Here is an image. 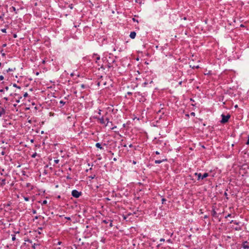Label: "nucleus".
Returning a JSON list of instances; mask_svg holds the SVG:
<instances>
[{
  "mask_svg": "<svg viewBox=\"0 0 249 249\" xmlns=\"http://www.w3.org/2000/svg\"><path fill=\"white\" fill-rule=\"evenodd\" d=\"M194 175L197 177L198 180L203 179L209 176L208 173H205L203 175H201V173H195Z\"/></svg>",
  "mask_w": 249,
  "mask_h": 249,
  "instance_id": "obj_1",
  "label": "nucleus"
},
{
  "mask_svg": "<svg viewBox=\"0 0 249 249\" xmlns=\"http://www.w3.org/2000/svg\"><path fill=\"white\" fill-rule=\"evenodd\" d=\"M222 119L220 121V123L221 124H225L227 123L231 117V115L230 114H227V115H225L222 114L221 115Z\"/></svg>",
  "mask_w": 249,
  "mask_h": 249,
  "instance_id": "obj_2",
  "label": "nucleus"
},
{
  "mask_svg": "<svg viewBox=\"0 0 249 249\" xmlns=\"http://www.w3.org/2000/svg\"><path fill=\"white\" fill-rule=\"evenodd\" d=\"M71 195L73 197L78 198L81 196V193L76 190H73L71 192Z\"/></svg>",
  "mask_w": 249,
  "mask_h": 249,
  "instance_id": "obj_3",
  "label": "nucleus"
},
{
  "mask_svg": "<svg viewBox=\"0 0 249 249\" xmlns=\"http://www.w3.org/2000/svg\"><path fill=\"white\" fill-rule=\"evenodd\" d=\"M95 119H97L101 124L104 125L105 126H107V123H106V121H105V118L103 116H102L101 118L95 117Z\"/></svg>",
  "mask_w": 249,
  "mask_h": 249,
  "instance_id": "obj_4",
  "label": "nucleus"
},
{
  "mask_svg": "<svg viewBox=\"0 0 249 249\" xmlns=\"http://www.w3.org/2000/svg\"><path fill=\"white\" fill-rule=\"evenodd\" d=\"M15 101L17 103H18L20 102V100L22 99V97L18 93H15L14 94Z\"/></svg>",
  "mask_w": 249,
  "mask_h": 249,
  "instance_id": "obj_5",
  "label": "nucleus"
},
{
  "mask_svg": "<svg viewBox=\"0 0 249 249\" xmlns=\"http://www.w3.org/2000/svg\"><path fill=\"white\" fill-rule=\"evenodd\" d=\"M5 110L3 107H0V117H1L3 115L5 114Z\"/></svg>",
  "mask_w": 249,
  "mask_h": 249,
  "instance_id": "obj_6",
  "label": "nucleus"
},
{
  "mask_svg": "<svg viewBox=\"0 0 249 249\" xmlns=\"http://www.w3.org/2000/svg\"><path fill=\"white\" fill-rule=\"evenodd\" d=\"M136 33L135 32H131L129 36L131 38L134 39L136 37Z\"/></svg>",
  "mask_w": 249,
  "mask_h": 249,
  "instance_id": "obj_7",
  "label": "nucleus"
},
{
  "mask_svg": "<svg viewBox=\"0 0 249 249\" xmlns=\"http://www.w3.org/2000/svg\"><path fill=\"white\" fill-rule=\"evenodd\" d=\"M242 247L245 249H249V246L248 245V242L247 241L244 242L243 244Z\"/></svg>",
  "mask_w": 249,
  "mask_h": 249,
  "instance_id": "obj_8",
  "label": "nucleus"
},
{
  "mask_svg": "<svg viewBox=\"0 0 249 249\" xmlns=\"http://www.w3.org/2000/svg\"><path fill=\"white\" fill-rule=\"evenodd\" d=\"M165 161H167L166 159H163L162 160H156L155 161V163L156 164H160V163H161L162 162Z\"/></svg>",
  "mask_w": 249,
  "mask_h": 249,
  "instance_id": "obj_9",
  "label": "nucleus"
},
{
  "mask_svg": "<svg viewBox=\"0 0 249 249\" xmlns=\"http://www.w3.org/2000/svg\"><path fill=\"white\" fill-rule=\"evenodd\" d=\"M26 186L28 188H30L31 190H33L34 189V186L31 185L30 183H27Z\"/></svg>",
  "mask_w": 249,
  "mask_h": 249,
  "instance_id": "obj_10",
  "label": "nucleus"
},
{
  "mask_svg": "<svg viewBox=\"0 0 249 249\" xmlns=\"http://www.w3.org/2000/svg\"><path fill=\"white\" fill-rule=\"evenodd\" d=\"M105 121H106V123H107V125L108 124H110L111 125L112 124V122L109 121V119L107 117L105 118Z\"/></svg>",
  "mask_w": 249,
  "mask_h": 249,
  "instance_id": "obj_11",
  "label": "nucleus"
},
{
  "mask_svg": "<svg viewBox=\"0 0 249 249\" xmlns=\"http://www.w3.org/2000/svg\"><path fill=\"white\" fill-rule=\"evenodd\" d=\"M96 147L100 148V149H103V147L101 146V144L100 143H96L95 144Z\"/></svg>",
  "mask_w": 249,
  "mask_h": 249,
  "instance_id": "obj_12",
  "label": "nucleus"
},
{
  "mask_svg": "<svg viewBox=\"0 0 249 249\" xmlns=\"http://www.w3.org/2000/svg\"><path fill=\"white\" fill-rule=\"evenodd\" d=\"M80 89H79L80 90L84 89L86 88V86L84 84L80 85Z\"/></svg>",
  "mask_w": 249,
  "mask_h": 249,
  "instance_id": "obj_13",
  "label": "nucleus"
},
{
  "mask_svg": "<svg viewBox=\"0 0 249 249\" xmlns=\"http://www.w3.org/2000/svg\"><path fill=\"white\" fill-rule=\"evenodd\" d=\"M5 179H3L1 180V183H0V184L1 186H4L5 184Z\"/></svg>",
  "mask_w": 249,
  "mask_h": 249,
  "instance_id": "obj_14",
  "label": "nucleus"
},
{
  "mask_svg": "<svg viewBox=\"0 0 249 249\" xmlns=\"http://www.w3.org/2000/svg\"><path fill=\"white\" fill-rule=\"evenodd\" d=\"M231 223H234V224H236V225H238L239 224V222H237L236 221H235V220H231V222H230Z\"/></svg>",
  "mask_w": 249,
  "mask_h": 249,
  "instance_id": "obj_15",
  "label": "nucleus"
},
{
  "mask_svg": "<svg viewBox=\"0 0 249 249\" xmlns=\"http://www.w3.org/2000/svg\"><path fill=\"white\" fill-rule=\"evenodd\" d=\"M42 205H45L47 203V201L46 200H43L42 202H39Z\"/></svg>",
  "mask_w": 249,
  "mask_h": 249,
  "instance_id": "obj_16",
  "label": "nucleus"
},
{
  "mask_svg": "<svg viewBox=\"0 0 249 249\" xmlns=\"http://www.w3.org/2000/svg\"><path fill=\"white\" fill-rule=\"evenodd\" d=\"M23 198L26 201H28L30 199L29 197L26 196H23Z\"/></svg>",
  "mask_w": 249,
  "mask_h": 249,
  "instance_id": "obj_17",
  "label": "nucleus"
},
{
  "mask_svg": "<svg viewBox=\"0 0 249 249\" xmlns=\"http://www.w3.org/2000/svg\"><path fill=\"white\" fill-rule=\"evenodd\" d=\"M110 221V220H103V223H104L105 224H107L108 223V221Z\"/></svg>",
  "mask_w": 249,
  "mask_h": 249,
  "instance_id": "obj_18",
  "label": "nucleus"
},
{
  "mask_svg": "<svg viewBox=\"0 0 249 249\" xmlns=\"http://www.w3.org/2000/svg\"><path fill=\"white\" fill-rule=\"evenodd\" d=\"M13 86H14V87H16V88H18V89H20V87H19V86H18L16 84H13Z\"/></svg>",
  "mask_w": 249,
  "mask_h": 249,
  "instance_id": "obj_19",
  "label": "nucleus"
},
{
  "mask_svg": "<svg viewBox=\"0 0 249 249\" xmlns=\"http://www.w3.org/2000/svg\"><path fill=\"white\" fill-rule=\"evenodd\" d=\"M12 240L13 241H15L16 240V235L15 234H13V235H12Z\"/></svg>",
  "mask_w": 249,
  "mask_h": 249,
  "instance_id": "obj_20",
  "label": "nucleus"
},
{
  "mask_svg": "<svg viewBox=\"0 0 249 249\" xmlns=\"http://www.w3.org/2000/svg\"><path fill=\"white\" fill-rule=\"evenodd\" d=\"M95 177V175H92V176H90L89 177V178H91V179H93V178H94Z\"/></svg>",
  "mask_w": 249,
  "mask_h": 249,
  "instance_id": "obj_21",
  "label": "nucleus"
},
{
  "mask_svg": "<svg viewBox=\"0 0 249 249\" xmlns=\"http://www.w3.org/2000/svg\"><path fill=\"white\" fill-rule=\"evenodd\" d=\"M1 31L2 32V33H6V29L4 28V29H1Z\"/></svg>",
  "mask_w": 249,
  "mask_h": 249,
  "instance_id": "obj_22",
  "label": "nucleus"
},
{
  "mask_svg": "<svg viewBox=\"0 0 249 249\" xmlns=\"http://www.w3.org/2000/svg\"><path fill=\"white\" fill-rule=\"evenodd\" d=\"M28 96V94L27 92H25L24 94H23V97H27V96Z\"/></svg>",
  "mask_w": 249,
  "mask_h": 249,
  "instance_id": "obj_23",
  "label": "nucleus"
},
{
  "mask_svg": "<svg viewBox=\"0 0 249 249\" xmlns=\"http://www.w3.org/2000/svg\"><path fill=\"white\" fill-rule=\"evenodd\" d=\"M166 201V199L164 198H162L161 199V201H162V203L163 204L164 203L165 201Z\"/></svg>",
  "mask_w": 249,
  "mask_h": 249,
  "instance_id": "obj_24",
  "label": "nucleus"
},
{
  "mask_svg": "<svg viewBox=\"0 0 249 249\" xmlns=\"http://www.w3.org/2000/svg\"><path fill=\"white\" fill-rule=\"evenodd\" d=\"M167 242L169 243H172V240L171 239H169L168 240H167Z\"/></svg>",
  "mask_w": 249,
  "mask_h": 249,
  "instance_id": "obj_25",
  "label": "nucleus"
},
{
  "mask_svg": "<svg viewBox=\"0 0 249 249\" xmlns=\"http://www.w3.org/2000/svg\"><path fill=\"white\" fill-rule=\"evenodd\" d=\"M60 104H62V105H65V102H64V101H62V100H61V101H60Z\"/></svg>",
  "mask_w": 249,
  "mask_h": 249,
  "instance_id": "obj_26",
  "label": "nucleus"
},
{
  "mask_svg": "<svg viewBox=\"0 0 249 249\" xmlns=\"http://www.w3.org/2000/svg\"><path fill=\"white\" fill-rule=\"evenodd\" d=\"M110 224H109V227H112L113 226V224H112V220H110Z\"/></svg>",
  "mask_w": 249,
  "mask_h": 249,
  "instance_id": "obj_27",
  "label": "nucleus"
},
{
  "mask_svg": "<svg viewBox=\"0 0 249 249\" xmlns=\"http://www.w3.org/2000/svg\"><path fill=\"white\" fill-rule=\"evenodd\" d=\"M11 8L13 9V10L14 11H15V13H17L16 9V8H15V7H13H13H12V8Z\"/></svg>",
  "mask_w": 249,
  "mask_h": 249,
  "instance_id": "obj_28",
  "label": "nucleus"
},
{
  "mask_svg": "<svg viewBox=\"0 0 249 249\" xmlns=\"http://www.w3.org/2000/svg\"><path fill=\"white\" fill-rule=\"evenodd\" d=\"M59 160H54V163H56V164H57L59 162Z\"/></svg>",
  "mask_w": 249,
  "mask_h": 249,
  "instance_id": "obj_29",
  "label": "nucleus"
},
{
  "mask_svg": "<svg viewBox=\"0 0 249 249\" xmlns=\"http://www.w3.org/2000/svg\"><path fill=\"white\" fill-rule=\"evenodd\" d=\"M246 144L249 145V136H248V138L247 142H246Z\"/></svg>",
  "mask_w": 249,
  "mask_h": 249,
  "instance_id": "obj_30",
  "label": "nucleus"
},
{
  "mask_svg": "<svg viewBox=\"0 0 249 249\" xmlns=\"http://www.w3.org/2000/svg\"><path fill=\"white\" fill-rule=\"evenodd\" d=\"M4 79V77L2 75H0V80H3Z\"/></svg>",
  "mask_w": 249,
  "mask_h": 249,
  "instance_id": "obj_31",
  "label": "nucleus"
},
{
  "mask_svg": "<svg viewBox=\"0 0 249 249\" xmlns=\"http://www.w3.org/2000/svg\"><path fill=\"white\" fill-rule=\"evenodd\" d=\"M212 213H213V216L215 215L216 214V212L214 210H213Z\"/></svg>",
  "mask_w": 249,
  "mask_h": 249,
  "instance_id": "obj_32",
  "label": "nucleus"
},
{
  "mask_svg": "<svg viewBox=\"0 0 249 249\" xmlns=\"http://www.w3.org/2000/svg\"><path fill=\"white\" fill-rule=\"evenodd\" d=\"M13 106H14V107L15 108V109H16V111H18V109H17V108H17V104H14V105H13Z\"/></svg>",
  "mask_w": 249,
  "mask_h": 249,
  "instance_id": "obj_33",
  "label": "nucleus"
},
{
  "mask_svg": "<svg viewBox=\"0 0 249 249\" xmlns=\"http://www.w3.org/2000/svg\"><path fill=\"white\" fill-rule=\"evenodd\" d=\"M231 214L229 213V214H228V215H227V216H226L225 217V218H228V217H231Z\"/></svg>",
  "mask_w": 249,
  "mask_h": 249,
  "instance_id": "obj_34",
  "label": "nucleus"
},
{
  "mask_svg": "<svg viewBox=\"0 0 249 249\" xmlns=\"http://www.w3.org/2000/svg\"><path fill=\"white\" fill-rule=\"evenodd\" d=\"M65 218L68 220H71V217H65Z\"/></svg>",
  "mask_w": 249,
  "mask_h": 249,
  "instance_id": "obj_35",
  "label": "nucleus"
},
{
  "mask_svg": "<svg viewBox=\"0 0 249 249\" xmlns=\"http://www.w3.org/2000/svg\"><path fill=\"white\" fill-rule=\"evenodd\" d=\"M191 115L192 116H195V112H191Z\"/></svg>",
  "mask_w": 249,
  "mask_h": 249,
  "instance_id": "obj_36",
  "label": "nucleus"
},
{
  "mask_svg": "<svg viewBox=\"0 0 249 249\" xmlns=\"http://www.w3.org/2000/svg\"><path fill=\"white\" fill-rule=\"evenodd\" d=\"M165 241V239L164 238H161L160 239V242H164Z\"/></svg>",
  "mask_w": 249,
  "mask_h": 249,
  "instance_id": "obj_37",
  "label": "nucleus"
},
{
  "mask_svg": "<svg viewBox=\"0 0 249 249\" xmlns=\"http://www.w3.org/2000/svg\"><path fill=\"white\" fill-rule=\"evenodd\" d=\"M116 127H116V126H113V127H111V128H110V129H111V130H113V129H114L115 128H116Z\"/></svg>",
  "mask_w": 249,
  "mask_h": 249,
  "instance_id": "obj_38",
  "label": "nucleus"
},
{
  "mask_svg": "<svg viewBox=\"0 0 249 249\" xmlns=\"http://www.w3.org/2000/svg\"><path fill=\"white\" fill-rule=\"evenodd\" d=\"M1 154L2 155H4L5 154V152L4 151H2Z\"/></svg>",
  "mask_w": 249,
  "mask_h": 249,
  "instance_id": "obj_39",
  "label": "nucleus"
},
{
  "mask_svg": "<svg viewBox=\"0 0 249 249\" xmlns=\"http://www.w3.org/2000/svg\"><path fill=\"white\" fill-rule=\"evenodd\" d=\"M98 114L99 115H101V109H99Z\"/></svg>",
  "mask_w": 249,
  "mask_h": 249,
  "instance_id": "obj_40",
  "label": "nucleus"
},
{
  "mask_svg": "<svg viewBox=\"0 0 249 249\" xmlns=\"http://www.w3.org/2000/svg\"><path fill=\"white\" fill-rule=\"evenodd\" d=\"M33 213H34V214L36 213V210H34L33 211Z\"/></svg>",
  "mask_w": 249,
  "mask_h": 249,
  "instance_id": "obj_41",
  "label": "nucleus"
},
{
  "mask_svg": "<svg viewBox=\"0 0 249 249\" xmlns=\"http://www.w3.org/2000/svg\"><path fill=\"white\" fill-rule=\"evenodd\" d=\"M36 156V153H35V154H34L32 155V157H33V158H35Z\"/></svg>",
  "mask_w": 249,
  "mask_h": 249,
  "instance_id": "obj_42",
  "label": "nucleus"
},
{
  "mask_svg": "<svg viewBox=\"0 0 249 249\" xmlns=\"http://www.w3.org/2000/svg\"><path fill=\"white\" fill-rule=\"evenodd\" d=\"M198 68L199 66H194L193 67V68Z\"/></svg>",
  "mask_w": 249,
  "mask_h": 249,
  "instance_id": "obj_43",
  "label": "nucleus"
},
{
  "mask_svg": "<svg viewBox=\"0 0 249 249\" xmlns=\"http://www.w3.org/2000/svg\"><path fill=\"white\" fill-rule=\"evenodd\" d=\"M235 230H236V231H238V230H241V229H240V228H236L235 229Z\"/></svg>",
  "mask_w": 249,
  "mask_h": 249,
  "instance_id": "obj_44",
  "label": "nucleus"
},
{
  "mask_svg": "<svg viewBox=\"0 0 249 249\" xmlns=\"http://www.w3.org/2000/svg\"><path fill=\"white\" fill-rule=\"evenodd\" d=\"M155 153L157 155H159L160 154V152H159L158 151H156Z\"/></svg>",
  "mask_w": 249,
  "mask_h": 249,
  "instance_id": "obj_45",
  "label": "nucleus"
},
{
  "mask_svg": "<svg viewBox=\"0 0 249 249\" xmlns=\"http://www.w3.org/2000/svg\"><path fill=\"white\" fill-rule=\"evenodd\" d=\"M136 163H137V162H136V161H135V160H133V164H136Z\"/></svg>",
  "mask_w": 249,
  "mask_h": 249,
  "instance_id": "obj_46",
  "label": "nucleus"
},
{
  "mask_svg": "<svg viewBox=\"0 0 249 249\" xmlns=\"http://www.w3.org/2000/svg\"><path fill=\"white\" fill-rule=\"evenodd\" d=\"M6 46V44H3L2 46V47H5Z\"/></svg>",
  "mask_w": 249,
  "mask_h": 249,
  "instance_id": "obj_47",
  "label": "nucleus"
},
{
  "mask_svg": "<svg viewBox=\"0 0 249 249\" xmlns=\"http://www.w3.org/2000/svg\"><path fill=\"white\" fill-rule=\"evenodd\" d=\"M35 246H36V244H34L33 245V248H34V249H35Z\"/></svg>",
  "mask_w": 249,
  "mask_h": 249,
  "instance_id": "obj_48",
  "label": "nucleus"
},
{
  "mask_svg": "<svg viewBox=\"0 0 249 249\" xmlns=\"http://www.w3.org/2000/svg\"><path fill=\"white\" fill-rule=\"evenodd\" d=\"M5 89L6 90H8V87H6L5 88Z\"/></svg>",
  "mask_w": 249,
  "mask_h": 249,
  "instance_id": "obj_49",
  "label": "nucleus"
},
{
  "mask_svg": "<svg viewBox=\"0 0 249 249\" xmlns=\"http://www.w3.org/2000/svg\"><path fill=\"white\" fill-rule=\"evenodd\" d=\"M127 94H128V95H131V94H132V93H131V92H127Z\"/></svg>",
  "mask_w": 249,
  "mask_h": 249,
  "instance_id": "obj_50",
  "label": "nucleus"
},
{
  "mask_svg": "<svg viewBox=\"0 0 249 249\" xmlns=\"http://www.w3.org/2000/svg\"><path fill=\"white\" fill-rule=\"evenodd\" d=\"M133 145L132 144H130L129 145V147H132Z\"/></svg>",
  "mask_w": 249,
  "mask_h": 249,
  "instance_id": "obj_51",
  "label": "nucleus"
},
{
  "mask_svg": "<svg viewBox=\"0 0 249 249\" xmlns=\"http://www.w3.org/2000/svg\"><path fill=\"white\" fill-rule=\"evenodd\" d=\"M12 71V70H11V69H9L7 70V71Z\"/></svg>",
  "mask_w": 249,
  "mask_h": 249,
  "instance_id": "obj_52",
  "label": "nucleus"
},
{
  "mask_svg": "<svg viewBox=\"0 0 249 249\" xmlns=\"http://www.w3.org/2000/svg\"><path fill=\"white\" fill-rule=\"evenodd\" d=\"M204 218H208V216L207 215H205L204 217Z\"/></svg>",
  "mask_w": 249,
  "mask_h": 249,
  "instance_id": "obj_53",
  "label": "nucleus"
},
{
  "mask_svg": "<svg viewBox=\"0 0 249 249\" xmlns=\"http://www.w3.org/2000/svg\"><path fill=\"white\" fill-rule=\"evenodd\" d=\"M97 60H99L100 59V57H97V58H96Z\"/></svg>",
  "mask_w": 249,
  "mask_h": 249,
  "instance_id": "obj_54",
  "label": "nucleus"
},
{
  "mask_svg": "<svg viewBox=\"0 0 249 249\" xmlns=\"http://www.w3.org/2000/svg\"><path fill=\"white\" fill-rule=\"evenodd\" d=\"M37 218H38V216H36L35 217V219H37Z\"/></svg>",
  "mask_w": 249,
  "mask_h": 249,
  "instance_id": "obj_55",
  "label": "nucleus"
},
{
  "mask_svg": "<svg viewBox=\"0 0 249 249\" xmlns=\"http://www.w3.org/2000/svg\"><path fill=\"white\" fill-rule=\"evenodd\" d=\"M14 37H17V35H14Z\"/></svg>",
  "mask_w": 249,
  "mask_h": 249,
  "instance_id": "obj_56",
  "label": "nucleus"
},
{
  "mask_svg": "<svg viewBox=\"0 0 249 249\" xmlns=\"http://www.w3.org/2000/svg\"><path fill=\"white\" fill-rule=\"evenodd\" d=\"M4 99H5L6 100H8L7 98H6V97L4 98Z\"/></svg>",
  "mask_w": 249,
  "mask_h": 249,
  "instance_id": "obj_57",
  "label": "nucleus"
},
{
  "mask_svg": "<svg viewBox=\"0 0 249 249\" xmlns=\"http://www.w3.org/2000/svg\"><path fill=\"white\" fill-rule=\"evenodd\" d=\"M238 107V106H237V105L235 106V108H236V107Z\"/></svg>",
  "mask_w": 249,
  "mask_h": 249,
  "instance_id": "obj_58",
  "label": "nucleus"
},
{
  "mask_svg": "<svg viewBox=\"0 0 249 249\" xmlns=\"http://www.w3.org/2000/svg\"><path fill=\"white\" fill-rule=\"evenodd\" d=\"M61 242H58V244L59 245H60V244H61Z\"/></svg>",
  "mask_w": 249,
  "mask_h": 249,
  "instance_id": "obj_59",
  "label": "nucleus"
},
{
  "mask_svg": "<svg viewBox=\"0 0 249 249\" xmlns=\"http://www.w3.org/2000/svg\"><path fill=\"white\" fill-rule=\"evenodd\" d=\"M38 229L42 230V228H39Z\"/></svg>",
  "mask_w": 249,
  "mask_h": 249,
  "instance_id": "obj_60",
  "label": "nucleus"
},
{
  "mask_svg": "<svg viewBox=\"0 0 249 249\" xmlns=\"http://www.w3.org/2000/svg\"><path fill=\"white\" fill-rule=\"evenodd\" d=\"M0 92H3V90H2V89H1V90H0Z\"/></svg>",
  "mask_w": 249,
  "mask_h": 249,
  "instance_id": "obj_61",
  "label": "nucleus"
},
{
  "mask_svg": "<svg viewBox=\"0 0 249 249\" xmlns=\"http://www.w3.org/2000/svg\"><path fill=\"white\" fill-rule=\"evenodd\" d=\"M33 141H34V140H31V142H33Z\"/></svg>",
  "mask_w": 249,
  "mask_h": 249,
  "instance_id": "obj_62",
  "label": "nucleus"
},
{
  "mask_svg": "<svg viewBox=\"0 0 249 249\" xmlns=\"http://www.w3.org/2000/svg\"><path fill=\"white\" fill-rule=\"evenodd\" d=\"M116 159L115 158L114 159V160H116Z\"/></svg>",
  "mask_w": 249,
  "mask_h": 249,
  "instance_id": "obj_63",
  "label": "nucleus"
},
{
  "mask_svg": "<svg viewBox=\"0 0 249 249\" xmlns=\"http://www.w3.org/2000/svg\"><path fill=\"white\" fill-rule=\"evenodd\" d=\"M1 63L0 62V66H1Z\"/></svg>",
  "mask_w": 249,
  "mask_h": 249,
  "instance_id": "obj_64",
  "label": "nucleus"
}]
</instances>
